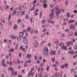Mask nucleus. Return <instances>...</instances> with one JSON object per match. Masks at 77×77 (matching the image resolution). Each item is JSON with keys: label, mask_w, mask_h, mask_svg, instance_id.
Returning a JSON list of instances; mask_svg holds the SVG:
<instances>
[{"label": "nucleus", "mask_w": 77, "mask_h": 77, "mask_svg": "<svg viewBox=\"0 0 77 77\" xmlns=\"http://www.w3.org/2000/svg\"><path fill=\"white\" fill-rule=\"evenodd\" d=\"M60 12H61V10H60V9H58V10L56 11V14L57 17H58V16L59 15Z\"/></svg>", "instance_id": "nucleus-1"}, {"label": "nucleus", "mask_w": 77, "mask_h": 77, "mask_svg": "<svg viewBox=\"0 0 77 77\" xmlns=\"http://www.w3.org/2000/svg\"><path fill=\"white\" fill-rule=\"evenodd\" d=\"M35 6V4H33V3H31L30 4V6L31 8H32V9H30V11H33L34 9H35V8H34V7Z\"/></svg>", "instance_id": "nucleus-2"}, {"label": "nucleus", "mask_w": 77, "mask_h": 77, "mask_svg": "<svg viewBox=\"0 0 77 77\" xmlns=\"http://www.w3.org/2000/svg\"><path fill=\"white\" fill-rule=\"evenodd\" d=\"M5 60L4 59H3L2 61V65L4 67H6V63H5Z\"/></svg>", "instance_id": "nucleus-3"}, {"label": "nucleus", "mask_w": 77, "mask_h": 77, "mask_svg": "<svg viewBox=\"0 0 77 77\" xmlns=\"http://www.w3.org/2000/svg\"><path fill=\"white\" fill-rule=\"evenodd\" d=\"M16 11L18 13H20V12H21V8L18 7H17L16 8Z\"/></svg>", "instance_id": "nucleus-4"}, {"label": "nucleus", "mask_w": 77, "mask_h": 77, "mask_svg": "<svg viewBox=\"0 0 77 77\" xmlns=\"http://www.w3.org/2000/svg\"><path fill=\"white\" fill-rule=\"evenodd\" d=\"M49 53L51 55H54V54H56V51H51Z\"/></svg>", "instance_id": "nucleus-5"}, {"label": "nucleus", "mask_w": 77, "mask_h": 77, "mask_svg": "<svg viewBox=\"0 0 77 77\" xmlns=\"http://www.w3.org/2000/svg\"><path fill=\"white\" fill-rule=\"evenodd\" d=\"M60 45L61 48H63V47H64V44L63 42L61 43L60 44Z\"/></svg>", "instance_id": "nucleus-6"}, {"label": "nucleus", "mask_w": 77, "mask_h": 77, "mask_svg": "<svg viewBox=\"0 0 77 77\" xmlns=\"http://www.w3.org/2000/svg\"><path fill=\"white\" fill-rule=\"evenodd\" d=\"M54 13H52L50 15V19L52 20L53 19V15H54Z\"/></svg>", "instance_id": "nucleus-7"}, {"label": "nucleus", "mask_w": 77, "mask_h": 77, "mask_svg": "<svg viewBox=\"0 0 77 77\" xmlns=\"http://www.w3.org/2000/svg\"><path fill=\"white\" fill-rule=\"evenodd\" d=\"M11 38H12V39H17V36H15L14 35H11Z\"/></svg>", "instance_id": "nucleus-8"}, {"label": "nucleus", "mask_w": 77, "mask_h": 77, "mask_svg": "<svg viewBox=\"0 0 77 77\" xmlns=\"http://www.w3.org/2000/svg\"><path fill=\"white\" fill-rule=\"evenodd\" d=\"M34 45L35 47H38V42L37 41H36L35 42Z\"/></svg>", "instance_id": "nucleus-9"}, {"label": "nucleus", "mask_w": 77, "mask_h": 77, "mask_svg": "<svg viewBox=\"0 0 77 77\" xmlns=\"http://www.w3.org/2000/svg\"><path fill=\"white\" fill-rule=\"evenodd\" d=\"M44 50L46 52H48V49L47 47H45L44 48Z\"/></svg>", "instance_id": "nucleus-10"}, {"label": "nucleus", "mask_w": 77, "mask_h": 77, "mask_svg": "<svg viewBox=\"0 0 77 77\" xmlns=\"http://www.w3.org/2000/svg\"><path fill=\"white\" fill-rule=\"evenodd\" d=\"M23 43L24 44H26L27 43V39H25L23 40Z\"/></svg>", "instance_id": "nucleus-11"}, {"label": "nucleus", "mask_w": 77, "mask_h": 77, "mask_svg": "<svg viewBox=\"0 0 77 77\" xmlns=\"http://www.w3.org/2000/svg\"><path fill=\"white\" fill-rule=\"evenodd\" d=\"M70 27L72 30H75V26H74L73 25L70 26Z\"/></svg>", "instance_id": "nucleus-12"}, {"label": "nucleus", "mask_w": 77, "mask_h": 77, "mask_svg": "<svg viewBox=\"0 0 77 77\" xmlns=\"http://www.w3.org/2000/svg\"><path fill=\"white\" fill-rule=\"evenodd\" d=\"M64 67H65L66 68H68V63H66L64 64Z\"/></svg>", "instance_id": "nucleus-13"}, {"label": "nucleus", "mask_w": 77, "mask_h": 77, "mask_svg": "<svg viewBox=\"0 0 77 77\" xmlns=\"http://www.w3.org/2000/svg\"><path fill=\"white\" fill-rule=\"evenodd\" d=\"M74 22H75V20H70L68 22V23H74Z\"/></svg>", "instance_id": "nucleus-14"}, {"label": "nucleus", "mask_w": 77, "mask_h": 77, "mask_svg": "<svg viewBox=\"0 0 77 77\" xmlns=\"http://www.w3.org/2000/svg\"><path fill=\"white\" fill-rule=\"evenodd\" d=\"M23 35L24 33H23V32H21L20 33V37H23Z\"/></svg>", "instance_id": "nucleus-15"}, {"label": "nucleus", "mask_w": 77, "mask_h": 77, "mask_svg": "<svg viewBox=\"0 0 77 77\" xmlns=\"http://www.w3.org/2000/svg\"><path fill=\"white\" fill-rule=\"evenodd\" d=\"M13 28L14 30H17V24H15L13 27Z\"/></svg>", "instance_id": "nucleus-16"}, {"label": "nucleus", "mask_w": 77, "mask_h": 77, "mask_svg": "<svg viewBox=\"0 0 77 77\" xmlns=\"http://www.w3.org/2000/svg\"><path fill=\"white\" fill-rule=\"evenodd\" d=\"M30 57H32V55L30 54H28L27 55V58H29Z\"/></svg>", "instance_id": "nucleus-17"}, {"label": "nucleus", "mask_w": 77, "mask_h": 77, "mask_svg": "<svg viewBox=\"0 0 77 77\" xmlns=\"http://www.w3.org/2000/svg\"><path fill=\"white\" fill-rule=\"evenodd\" d=\"M69 35L70 36H73L74 35V33L73 32H69Z\"/></svg>", "instance_id": "nucleus-18"}, {"label": "nucleus", "mask_w": 77, "mask_h": 77, "mask_svg": "<svg viewBox=\"0 0 77 77\" xmlns=\"http://www.w3.org/2000/svg\"><path fill=\"white\" fill-rule=\"evenodd\" d=\"M67 17H68V18H69V17H70V13H69V12L67 13Z\"/></svg>", "instance_id": "nucleus-19"}, {"label": "nucleus", "mask_w": 77, "mask_h": 77, "mask_svg": "<svg viewBox=\"0 0 77 77\" xmlns=\"http://www.w3.org/2000/svg\"><path fill=\"white\" fill-rule=\"evenodd\" d=\"M11 18V15L10 14H8V20H10Z\"/></svg>", "instance_id": "nucleus-20"}, {"label": "nucleus", "mask_w": 77, "mask_h": 77, "mask_svg": "<svg viewBox=\"0 0 77 77\" xmlns=\"http://www.w3.org/2000/svg\"><path fill=\"white\" fill-rule=\"evenodd\" d=\"M8 70H10L11 71H14V69H13V68L11 67H9L8 68Z\"/></svg>", "instance_id": "nucleus-21"}, {"label": "nucleus", "mask_w": 77, "mask_h": 77, "mask_svg": "<svg viewBox=\"0 0 77 77\" xmlns=\"http://www.w3.org/2000/svg\"><path fill=\"white\" fill-rule=\"evenodd\" d=\"M12 24V21H10L8 25L9 26H11V25Z\"/></svg>", "instance_id": "nucleus-22"}, {"label": "nucleus", "mask_w": 77, "mask_h": 77, "mask_svg": "<svg viewBox=\"0 0 77 77\" xmlns=\"http://www.w3.org/2000/svg\"><path fill=\"white\" fill-rule=\"evenodd\" d=\"M45 41H43L42 42L41 45H43V44H45Z\"/></svg>", "instance_id": "nucleus-23"}, {"label": "nucleus", "mask_w": 77, "mask_h": 77, "mask_svg": "<svg viewBox=\"0 0 77 77\" xmlns=\"http://www.w3.org/2000/svg\"><path fill=\"white\" fill-rule=\"evenodd\" d=\"M25 63H31V60L27 61H25Z\"/></svg>", "instance_id": "nucleus-24"}, {"label": "nucleus", "mask_w": 77, "mask_h": 77, "mask_svg": "<svg viewBox=\"0 0 77 77\" xmlns=\"http://www.w3.org/2000/svg\"><path fill=\"white\" fill-rule=\"evenodd\" d=\"M36 2H37V0H34L33 2L32 3L35 5Z\"/></svg>", "instance_id": "nucleus-25"}, {"label": "nucleus", "mask_w": 77, "mask_h": 77, "mask_svg": "<svg viewBox=\"0 0 77 77\" xmlns=\"http://www.w3.org/2000/svg\"><path fill=\"white\" fill-rule=\"evenodd\" d=\"M71 42H69L66 43V44L67 46H69V45H70V44H71Z\"/></svg>", "instance_id": "nucleus-26"}, {"label": "nucleus", "mask_w": 77, "mask_h": 77, "mask_svg": "<svg viewBox=\"0 0 77 77\" xmlns=\"http://www.w3.org/2000/svg\"><path fill=\"white\" fill-rule=\"evenodd\" d=\"M69 54H72L74 53V51H70L69 52Z\"/></svg>", "instance_id": "nucleus-27"}, {"label": "nucleus", "mask_w": 77, "mask_h": 77, "mask_svg": "<svg viewBox=\"0 0 77 77\" xmlns=\"http://www.w3.org/2000/svg\"><path fill=\"white\" fill-rule=\"evenodd\" d=\"M42 11H41L40 14H39V17H40V18H41L42 17Z\"/></svg>", "instance_id": "nucleus-28"}, {"label": "nucleus", "mask_w": 77, "mask_h": 77, "mask_svg": "<svg viewBox=\"0 0 77 77\" xmlns=\"http://www.w3.org/2000/svg\"><path fill=\"white\" fill-rule=\"evenodd\" d=\"M68 3H69L68 1H66L65 3V4L66 5H68Z\"/></svg>", "instance_id": "nucleus-29"}, {"label": "nucleus", "mask_w": 77, "mask_h": 77, "mask_svg": "<svg viewBox=\"0 0 77 77\" xmlns=\"http://www.w3.org/2000/svg\"><path fill=\"white\" fill-rule=\"evenodd\" d=\"M43 7L44 8H46V7H47V5L46 4H44Z\"/></svg>", "instance_id": "nucleus-30"}, {"label": "nucleus", "mask_w": 77, "mask_h": 77, "mask_svg": "<svg viewBox=\"0 0 77 77\" xmlns=\"http://www.w3.org/2000/svg\"><path fill=\"white\" fill-rule=\"evenodd\" d=\"M21 40V38L20 37H18L17 38V41H19Z\"/></svg>", "instance_id": "nucleus-31"}, {"label": "nucleus", "mask_w": 77, "mask_h": 77, "mask_svg": "<svg viewBox=\"0 0 77 77\" xmlns=\"http://www.w3.org/2000/svg\"><path fill=\"white\" fill-rule=\"evenodd\" d=\"M59 41H58V40H57V41L56 42V43H55L57 45L58 44H59Z\"/></svg>", "instance_id": "nucleus-32"}, {"label": "nucleus", "mask_w": 77, "mask_h": 77, "mask_svg": "<svg viewBox=\"0 0 77 77\" xmlns=\"http://www.w3.org/2000/svg\"><path fill=\"white\" fill-rule=\"evenodd\" d=\"M58 8H59V7L57 5L55 9H56V11H58Z\"/></svg>", "instance_id": "nucleus-33"}, {"label": "nucleus", "mask_w": 77, "mask_h": 77, "mask_svg": "<svg viewBox=\"0 0 77 77\" xmlns=\"http://www.w3.org/2000/svg\"><path fill=\"white\" fill-rule=\"evenodd\" d=\"M55 22L54 21H51V24H54V23Z\"/></svg>", "instance_id": "nucleus-34"}, {"label": "nucleus", "mask_w": 77, "mask_h": 77, "mask_svg": "<svg viewBox=\"0 0 77 77\" xmlns=\"http://www.w3.org/2000/svg\"><path fill=\"white\" fill-rule=\"evenodd\" d=\"M52 60L53 62H55V58L54 57H53L52 58Z\"/></svg>", "instance_id": "nucleus-35"}, {"label": "nucleus", "mask_w": 77, "mask_h": 77, "mask_svg": "<svg viewBox=\"0 0 77 77\" xmlns=\"http://www.w3.org/2000/svg\"><path fill=\"white\" fill-rule=\"evenodd\" d=\"M45 21H46V20H42V23L43 24H44V23H45Z\"/></svg>", "instance_id": "nucleus-36"}, {"label": "nucleus", "mask_w": 77, "mask_h": 77, "mask_svg": "<svg viewBox=\"0 0 77 77\" xmlns=\"http://www.w3.org/2000/svg\"><path fill=\"white\" fill-rule=\"evenodd\" d=\"M38 30L37 29H36L35 31V33H37L38 34Z\"/></svg>", "instance_id": "nucleus-37"}, {"label": "nucleus", "mask_w": 77, "mask_h": 77, "mask_svg": "<svg viewBox=\"0 0 77 77\" xmlns=\"http://www.w3.org/2000/svg\"><path fill=\"white\" fill-rule=\"evenodd\" d=\"M23 32H25L26 33L27 32V30L26 29H24L23 30Z\"/></svg>", "instance_id": "nucleus-38"}, {"label": "nucleus", "mask_w": 77, "mask_h": 77, "mask_svg": "<svg viewBox=\"0 0 77 77\" xmlns=\"http://www.w3.org/2000/svg\"><path fill=\"white\" fill-rule=\"evenodd\" d=\"M51 43L50 42L48 43V46H49V47H50L51 46Z\"/></svg>", "instance_id": "nucleus-39"}, {"label": "nucleus", "mask_w": 77, "mask_h": 77, "mask_svg": "<svg viewBox=\"0 0 77 77\" xmlns=\"http://www.w3.org/2000/svg\"><path fill=\"white\" fill-rule=\"evenodd\" d=\"M13 51H14V49L13 48L11 49V50H9V51L10 52Z\"/></svg>", "instance_id": "nucleus-40"}, {"label": "nucleus", "mask_w": 77, "mask_h": 77, "mask_svg": "<svg viewBox=\"0 0 77 77\" xmlns=\"http://www.w3.org/2000/svg\"><path fill=\"white\" fill-rule=\"evenodd\" d=\"M4 42H6V43L7 42H8V39H5L4 40Z\"/></svg>", "instance_id": "nucleus-41"}, {"label": "nucleus", "mask_w": 77, "mask_h": 77, "mask_svg": "<svg viewBox=\"0 0 77 77\" xmlns=\"http://www.w3.org/2000/svg\"><path fill=\"white\" fill-rule=\"evenodd\" d=\"M65 32H69V29H66L65 30Z\"/></svg>", "instance_id": "nucleus-42"}, {"label": "nucleus", "mask_w": 77, "mask_h": 77, "mask_svg": "<svg viewBox=\"0 0 77 77\" xmlns=\"http://www.w3.org/2000/svg\"><path fill=\"white\" fill-rule=\"evenodd\" d=\"M13 13L14 14V15H15L16 14V11L15 10H14L13 11Z\"/></svg>", "instance_id": "nucleus-43"}, {"label": "nucleus", "mask_w": 77, "mask_h": 77, "mask_svg": "<svg viewBox=\"0 0 77 77\" xmlns=\"http://www.w3.org/2000/svg\"><path fill=\"white\" fill-rule=\"evenodd\" d=\"M42 59V57H38L39 60H40Z\"/></svg>", "instance_id": "nucleus-44"}, {"label": "nucleus", "mask_w": 77, "mask_h": 77, "mask_svg": "<svg viewBox=\"0 0 77 77\" xmlns=\"http://www.w3.org/2000/svg\"><path fill=\"white\" fill-rule=\"evenodd\" d=\"M74 48L75 50H76L77 49V46L76 45H75L74 46Z\"/></svg>", "instance_id": "nucleus-45"}, {"label": "nucleus", "mask_w": 77, "mask_h": 77, "mask_svg": "<svg viewBox=\"0 0 77 77\" xmlns=\"http://www.w3.org/2000/svg\"><path fill=\"white\" fill-rule=\"evenodd\" d=\"M61 67L63 69V68H64V67H65V66H64V65H63L61 66Z\"/></svg>", "instance_id": "nucleus-46"}, {"label": "nucleus", "mask_w": 77, "mask_h": 77, "mask_svg": "<svg viewBox=\"0 0 77 77\" xmlns=\"http://www.w3.org/2000/svg\"><path fill=\"white\" fill-rule=\"evenodd\" d=\"M34 67H32L31 69V71H34Z\"/></svg>", "instance_id": "nucleus-47"}, {"label": "nucleus", "mask_w": 77, "mask_h": 77, "mask_svg": "<svg viewBox=\"0 0 77 77\" xmlns=\"http://www.w3.org/2000/svg\"><path fill=\"white\" fill-rule=\"evenodd\" d=\"M46 30H47V29H45L42 30V32H46Z\"/></svg>", "instance_id": "nucleus-48"}, {"label": "nucleus", "mask_w": 77, "mask_h": 77, "mask_svg": "<svg viewBox=\"0 0 77 77\" xmlns=\"http://www.w3.org/2000/svg\"><path fill=\"white\" fill-rule=\"evenodd\" d=\"M9 6H8V5L6 7V8H5L6 9H9Z\"/></svg>", "instance_id": "nucleus-49"}, {"label": "nucleus", "mask_w": 77, "mask_h": 77, "mask_svg": "<svg viewBox=\"0 0 77 77\" xmlns=\"http://www.w3.org/2000/svg\"><path fill=\"white\" fill-rule=\"evenodd\" d=\"M49 68H50V66H47V69H46L47 71H48Z\"/></svg>", "instance_id": "nucleus-50"}, {"label": "nucleus", "mask_w": 77, "mask_h": 77, "mask_svg": "<svg viewBox=\"0 0 77 77\" xmlns=\"http://www.w3.org/2000/svg\"><path fill=\"white\" fill-rule=\"evenodd\" d=\"M46 33L47 35H48L49 34V31H47Z\"/></svg>", "instance_id": "nucleus-51"}, {"label": "nucleus", "mask_w": 77, "mask_h": 77, "mask_svg": "<svg viewBox=\"0 0 77 77\" xmlns=\"http://www.w3.org/2000/svg\"><path fill=\"white\" fill-rule=\"evenodd\" d=\"M43 62H46V60L45 59H43Z\"/></svg>", "instance_id": "nucleus-52"}, {"label": "nucleus", "mask_w": 77, "mask_h": 77, "mask_svg": "<svg viewBox=\"0 0 77 77\" xmlns=\"http://www.w3.org/2000/svg\"><path fill=\"white\" fill-rule=\"evenodd\" d=\"M62 49H63L64 50H66V47L65 46V47L64 48V47H63V48H62Z\"/></svg>", "instance_id": "nucleus-53"}, {"label": "nucleus", "mask_w": 77, "mask_h": 77, "mask_svg": "<svg viewBox=\"0 0 77 77\" xmlns=\"http://www.w3.org/2000/svg\"><path fill=\"white\" fill-rule=\"evenodd\" d=\"M28 31H29V32H30V27H29L27 29Z\"/></svg>", "instance_id": "nucleus-54"}, {"label": "nucleus", "mask_w": 77, "mask_h": 77, "mask_svg": "<svg viewBox=\"0 0 77 77\" xmlns=\"http://www.w3.org/2000/svg\"><path fill=\"white\" fill-rule=\"evenodd\" d=\"M22 51H24L26 52V49L23 48L22 49Z\"/></svg>", "instance_id": "nucleus-55"}, {"label": "nucleus", "mask_w": 77, "mask_h": 77, "mask_svg": "<svg viewBox=\"0 0 77 77\" xmlns=\"http://www.w3.org/2000/svg\"><path fill=\"white\" fill-rule=\"evenodd\" d=\"M32 74V71H30L29 74V75H30Z\"/></svg>", "instance_id": "nucleus-56"}, {"label": "nucleus", "mask_w": 77, "mask_h": 77, "mask_svg": "<svg viewBox=\"0 0 77 77\" xmlns=\"http://www.w3.org/2000/svg\"><path fill=\"white\" fill-rule=\"evenodd\" d=\"M15 49H16V50H17L18 48V45H16V46L15 47Z\"/></svg>", "instance_id": "nucleus-57"}, {"label": "nucleus", "mask_w": 77, "mask_h": 77, "mask_svg": "<svg viewBox=\"0 0 77 77\" xmlns=\"http://www.w3.org/2000/svg\"><path fill=\"white\" fill-rule=\"evenodd\" d=\"M72 40L73 41V42H75V40L74 39H72Z\"/></svg>", "instance_id": "nucleus-58"}, {"label": "nucleus", "mask_w": 77, "mask_h": 77, "mask_svg": "<svg viewBox=\"0 0 77 77\" xmlns=\"http://www.w3.org/2000/svg\"><path fill=\"white\" fill-rule=\"evenodd\" d=\"M59 74V72H57L55 73V75L56 76H57Z\"/></svg>", "instance_id": "nucleus-59"}, {"label": "nucleus", "mask_w": 77, "mask_h": 77, "mask_svg": "<svg viewBox=\"0 0 77 77\" xmlns=\"http://www.w3.org/2000/svg\"><path fill=\"white\" fill-rule=\"evenodd\" d=\"M23 40L24 39H27V38H26V37H24L23 38Z\"/></svg>", "instance_id": "nucleus-60"}, {"label": "nucleus", "mask_w": 77, "mask_h": 77, "mask_svg": "<svg viewBox=\"0 0 77 77\" xmlns=\"http://www.w3.org/2000/svg\"><path fill=\"white\" fill-rule=\"evenodd\" d=\"M71 72H74V70L73 69H71Z\"/></svg>", "instance_id": "nucleus-61"}, {"label": "nucleus", "mask_w": 77, "mask_h": 77, "mask_svg": "<svg viewBox=\"0 0 77 77\" xmlns=\"http://www.w3.org/2000/svg\"><path fill=\"white\" fill-rule=\"evenodd\" d=\"M23 45H22L20 47V49H23Z\"/></svg>", "instance_id": "nucleus-62"}, {"label": "nucleus", "mask_w": 77, "mask_h": 77, "mask_svg": "<svg viewBox=\"0 0 77 77\" xmlns=\"http://www.w3.org/2000/svg\"><path fill=\"white\" fill-rule=\"evenodd\" d=\"M74 13H75V14H76L77 13V10H75L74 11Z\"/></svg>", "instance_id": "nucleus-63"}, {"label": "nucleus", "mask_w": 77, "mask_h": 77, "mask_svg": "<svg viewBox=\"0 0 77 77\" xmlns=\"http://www.w3.org/2000/svg\"><path fill=\"white\" fill-rule=\"evenodd\" d=\"M61 36L62 37H65V34H62V35H61Z\"/></svg>", "instance_id": "nucleus-64"}]
</instances>
